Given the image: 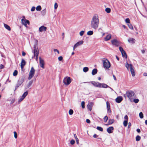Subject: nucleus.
<instances>
[{
  "label": "nucleus",
  "mask_w": 147,
  "mask_h": 147,
  "mask_svg": "<svg viewBox=\"0 0 147 147\" xmlns=\"http://www.w3.org/2000/svg\"><path fill=\"white\" fill-rule=\"evenodd\" d=\"M105 11L107 13H109L111 12V9L110 8H107L105 9Z\"/></svg>",
  "instance_id": "34"
},
{
  "label": "nucleus",
  "mask_w": 147,
  "mask_h": 147,
  "mask_svg": "<svg viewBox=\"0 0 147 147\" xmlns=\"http://www.w3.org/2000/svg\"><path fill=\"white\" fill-rule=\"evenodd\" d=\"M81 105L82 108L85 107V102L84 101H82L81 103Z\"/></svg>",
  "instance_id": "44"
},
{
  "label": "nucleus",
  "mask_w": 147,
  "mask_h": 147,
  "mask_svg": "<svg viewBox=\"0 0 147 147\" xmlns=\"http://www.w3.org/2000/svg\"><path fill=\"white\" fill-rule=\"evenodd\" d=\"M73 111L72 109H70L69 111V113L70 115H72L73 114Z\"/></svg>",
  "instance_id": "40"
},
{
  "label": "nucleus",
  "mask_w": 147,
  "mask_h": 147,
  "mask_svg": "<svg viewBox=\"0 0 147 147\" xmlns=\"http://www.w3.org/2000/svg\"><path fill=\"white\" fill-rule=\"evenodd\" d=\"M35 71V70L34 68V67H32L29 72V76L28 78V80H30L34 76V75Z\"/></svg>",
  "instance_id": "7"
},
{
  "label": "nucleus",
  "mask_w": 147,
  "mask_h": 147,
  "mask_svg": "<svg viewBox=\"0 0 147 147\" xmlns=\"http://www.w3.org/2000/svg\"><path fill=\"white\" fill-rule=\"evenodd\" d=\"M24 98L22 97V96L20 98L19 100H18V102H20L22 101L23 99Z\"/></svg>",
  "instance_id": "47"
},
{
  "label": "nucleus",
  "mask_w": 147,
  "mask_h": 147,
  "mask_svg": "<svg viewBox=\"0 0 147 147\" xmlns=\"http://www.w3.org/2000/svg\"><path fill=\"white\" fill-rule=\"evenodd\" d=\"M35 7H32V8L31 9V11H34L35 10Z\"/></svg>",
  "instance_id": "52"
},
{
  "label": "nucleus",
  "mask_w": 147,
  "mask_h": 147,
  "mask_svg": "<svg viewBox=\"0 0 147 147\" xmlns=\"http://www.w3.org/2000/svg\"><path fill=\"white\" fill-rule=\"evenodd\" d=\"M24 78L23 77H21L19 78L16 86L15 87V90H16L24 82Z\"/></svg>",
  "instance_id": "5"
},
{
  "label": "nucleus",
  "mask_w": 147,
  "mask_h": 147,
  "mask_svg": "<svg viewBox=\"0 0 147 147\" xmlns=\"http://www.w3.org/2000/svg\"><path fill=\"white\" fill-rule=\"evenodd\" d=\"M104 120L105 122H106L108 119V117L107 116H105L104 118Z\"/></svg>",
  "instance_id": "42"
},
{
  "label": "nucleus",
  "mask_w": 147,
  "mask_h": 147,
  "mask_svg": "<svg viewBox=\"0 0 147 147\" xmlns=\"http://www.w3.org/2000/svg\"><path fill=\"white\" fill-rule=\"evenodd\" d=\"M88 109H89V110L91 111L92 110V106H91V104H89L88 105Z\"/></svg>",
  "instance_id": "37"
},
{
  "label": "nucleus",
  "mask_w": 147,
  "mask_h": 147,
  "mask_svg": "<svg viewBox=\"0 0 147 147\" xmlns=\"http://www.w3.org/2000/svg\"><path fill=\"white\" fill-rule=\"evenodd\" d=\"M47 28L44 26H42L39 28V31L40 32L45 31L47 30Z\"/></svg>",
  "instance_id": "14"
},
{
  "label": "nucleus",
  "mask_w": 147,
  "mask_h": 147,
  "mask_svg": "<svg viewBox=\"0 0 147 147\" xmlns=\"http://www.w3.org/2000/svg\"><path fill=\"white\" fill-rule=\"evenodd\" d=\"M125 67L128 70H129V69H130V71L132 76H134L135 75V73L132 65L131 64H129L127 62L125 64Z\"/></svg>",
  "instance_id": "3"
},
{
  "label": "nucleus",
  "mask_w": 147,
  "mask_h": 147,
  "mask_svg": "<svg viewBox=\"0 0 147 147\" xmlns=\"http://www.w3.org/2000/svg\"><path fill=\"white\" fill-rule=\"evenodd\" d=\"M40 65L42 68H44V62L43 60L41 57H39Z\"/></svg>",
  "instance_id": "11"
},
{
  "label": "nucleus",
  "mask_w": 147,
  "mask_h": 147,
  "mask_svg": "<svg viewBox=\"0 0 147 147\" xmlns=\"http://www.w3.org/2000/svg\"><path fill=\"white\" fill-rule=\"evenodd\" d=\"M128 27L129 28H130L131 29L133 30V27L132 24H131L129 23L128 24H127Z\"/></svg>",
  "instance_id": "35"
},
{
  "label": "nucleus",
  "mask_w": 147,
  "mask_h": 147,
  "mask_svg": "<svg viewBox=\"0 0 147 147\" xmlns=\"http://www.w3.org/2000/svg\"><path fill=\"white\" fill-rule=\"evenodd\" d=\"M139 115L140 117V118L142 119L143 118V117H144L143 114L142 112H140L139 113Z\"/></svg>",
  "instance_id": "38"
},
{
  "label": "nucleus",
  "mask_w": 147,
  "mask_h": 147,
  "mask_svg": "<svg viewBox=\"0 0 147 147\" xmlns=\"http://www.w3.org/2000/svg\"><path fill=\"white\" fill-rule=\"evenodd\" d=\"M4 26L8 30L10 31L11 30V28L8 25L5 24H4Z\"/></svg>",
  "instance_id": "21"
},
{
  "label": "nucleus",
  "mask_w": 147,
  "mask_h": 147,
  "mask_svg": "<svg viewBox=\"0 0 147 147\" xmlns=\"http://www.w3.org/2000/svg\"><path fill=\"white\" fill-rule=\"evenodd\" d=\"M28 92L27 91L24 92L22 96V97L25 98L26 96L28 95Z\"/></svg>",
  "instance_id": "29"
},
{
  "label": "nucleus",
  "mask_w": 147,
  "mask_h": 147,
  "mask_svg": "<svg viewBox=\"0 0 147 147\" xmlns=\"http://www.w3.org/2000/svg\"><path fill=\"white\" fill-rule=\"evenodd\" d=\"M41 7L40 5L38 6L36 8L37 11H40L41 9Z\"/></svg>",
  "instance_id": "30"
},
{
  "label": "nucleus",
  "mask_w": 147,
  "mask_h": 147,
  "mask_svg": "<svg viewBox=\"0 0 147 147\" xmlns=\"http://www.w3.org/2000/svg\"><path fill=\"white\" fill-rule=\"evenodd\" d=\"M98 136L95 134H94L93 136V137L95 138H97Z\"/></svg>",
  "instance_id": "58"
},
{
  "label": "nucleus",
  "mask_w": 147,
  "mask_h": 147,
  "mask_svg": "<svg viewBox=\"0 0 147 147\" xmlns=\"http://www.w3.org/2000/svg\"><path fill=\"white\" fill-rule=\"evenodd\" d=\"M104 67L106 69H108L111 66V64L109 60L105 59L102 60Z\"/></svg>",
  "instance_id": "4"
},
{
  "label": "nucleus",
  "mask_w": 147,
  "mask_h": 147,
  "mask_svg": "<svg viewBox=\"0 0 147 147\" xmlns=\"http://www.w3.org/2000/svg\"><path fill=\"white\" fill-rule=\"evenodd\" d=\"M33 83V81L31 80L28 83V84L27 86V87L28 88H29L32 84Z\"/></svg>",
  "instance_id": "24"
},
{
  "label": "nucleus",
  "mask_w": 147,
  "mask_h": 147,
  "mask_svg": "<svg viewBox=\"0 0 147 147\" xmlns=\"http://www.w3.org/2000/svg\"><path fill=\"white\" fill-rule=\"evenodd\" d=\"M120 51L121 52V53L124 51L122 47H120L119 48Z\"/></svg>",
  "instance_id": "46"
},
{
  "label": "nucleus",
  "mask_w": 147,
  "mask_h": 147,
  "mask_svg": "<svg viewBox=\"0 0 147 147\" xmlns=\"http://www.w3.org/2000/svg\"><path fill=\"white\" fill-rule=\"evenodd\" d=\"M133 100L134 102L136 103H138L139 101V100L138 99H133Z\"/></svg>",
  "instance_id": "41"
},
{
  "label": "nucleus",
  "mask_w": 147,
  "mask_h": 147,
  "mask_svg": "<svg viewBox=\"0 0 147 147\" xmlns=\"http://www.w3.org/2000/svg\"><path fill=\"white\" fill-rule=\"evenodd\" d=\"M107 109V111L110 113L111 112V111L110 108V105L109 102L108 101L106 102Z\"/></svg>",
  "instance_id": "17"
},
{
  "label": "nucleus",
  "mask_w": 147,
  "mask_h": 147,
  "mask_svg": "<svg viewBox=\"0 0 147 147\" xmlns=\"http://www.w3.org/2000/svg\"><path fill=\"white\" fill-rule=\"evenodd\" d=\"M4 67V66L2 64H1L0 65V68L1 69H3Z\"/></svg>",
  "instance_id": "57"
},
{
  "label": "nucleus",
  "mask_w": 147,
  "mask_h": 147,
  "mask_svg": "<svg viewBox=\"0 0 147 147\" xmlns=\"http://www.w3.org/2000/svg\"><path fill=\"white\" fill-rule=\"evenodd\" d=\"M141 139V137L139 136L138 135L136 136V141H139Z\"/></svg>",
  "instance_id": "33"
},
{
  "label": "nucleus",
  "mask_w": 147,
  "mask_h": 147,
  "mask_svg": "<svg viewBox=\"0 0 147 147\" xmlns=\"http://www.w3.org/2000/svg\"><path fill=\"white\" fill-rule=\"evenodd\" d=\"M26 24H27L28 25H29L30 24V22L28 20H26Z\"/></svg>",
  "instance_id": "59"
},
{
  "label": "nucleus",
  "mask_w": 147,
  "mask_h": 147,
  "mask_svg": "<svg viewBox=\"0 0 147 147\" xmlns=\"http://www.w3.org/2000/svg\"><path fill=\"white\" fill-rule=\"evenodd\" d=\"M99 23V20L98 15L97 14L94 15L91 21V27L96 30L98 27Z\"/></svg>",
  "instance_id": "1"
},
{
  "label": "nucleus",
  "mask_w": 147,
  "mask_h": 147,
  "mask_svg": "<svg viewBox=\"0 0 147 147\" xmlns=\"http://www.w3.org/2000/svg\"><path fill=\"white\" fill-rule=\"evenodd\" d=\"M86 122L88 123H90V120L88 119H86Z\"/></svg>",
  "instance_id": "55"
},
{
  "label": "nucleus",
  "mask_w": 147,
  "mask_h": 147,
  "mask_svg": "<svg viewBox=\"0 0 147 147\" xmlns=\"http://www.w3.org/2000/svg\"><path fill=\"white\" fill-rule=\"evenodd\" d=\"M96 129L98 130L101 131H103V129L101 127L99 126H97L96 127Z\"/></svg>",
  "instance_id": "28"
},
{
  "label": "nucleus",
  "mask_w": 147,
  "mask_h": 147,
  "mask_svg": "<svg viewBox=\"0 0 147 147\" xmlns=\"http://www.w3.org/2000/svg\"><path fill=\"white\" fill-rule=\"evenodd\" d=\"M71 82V78L70 77H66L63 80V83L66 86L69 84Z\"/></svg>",
  "instance_id": "6"
},
{
  "label": "nucleus",
  "mask_w": 147,
  "mask_h": 147,
  "mask_svg": "<svg viewBox=\"0 0 147 147\" xmlns=\"http://www.w3.org/2000/svg\"><path fill=\"white\" fill-rule=\"evenodd\" d=\"M75 139H76V140L77 144H79V140H78V138H77Z\"/></svg>",
  "instance_id": "56"
},
{
  "label": "nucleus",
  "mask_w": 147,
  "mask_h": 147,
  "mask_svg": "<svg viewBox=\"0 0 147 147\" xmlns=\"http://www.w3.org/2000/svg\"><path fill=\"white\" fill-rule=\"evenodd\" d=\"M26 20L25 19H22L21 20L22 23V24L24 25V24L26 23Z\"/></svg>",
  "instance_id": "39"
},
{
  "label": "nucleus",
  "mask_w": 147,
  "mask_h": 147,
  "mask_svg": "<svg viewBox=\"0 0 147 147\" xmlns=\"http://www.w3.org/2000/svg\"><path fill=\"white\" fill-rule=\"evenodd\" d=\"M113 129L114 128L113 127H110L107 129V131L110 134L112 133V131Z\"/></svg>",
  "instance_id": "15"
},
{
  "label": "nucleus",
  "mask_w": 147,
  "mask_h": 147,
  "mask_svg": "<svg viewBox=\"0 0 147 147\" xmlns=\"http://www.w3.org/2000/svg\"><path fill=\"white\" fill-rule=\"evenodd\" d=\"M111 35L110 34H108L105 38V41H107L109 40L111 38Z\"/></svg>",
  "instance_id": "18"
},
{
  "label": "nucleus",
  "mask_w": 147,
  "mask_h": 147,
  "mask_svg": "<svg viewBox=\"0 0 147 147\" xmlns=\"http://www.w3.org/2000/svg\"><path fill=\"white\" fill-rule=\"evenodd\" d=\"M136 131L138 133H140L141 132L140 130L139 129H137L136 130Z\"/></svg>",
  "instance_id": "60"
},
{
  "label": "nucleus",
  "mask_w": 147,
  "mask_h": 147,
  "mask_svg": "<svg viewBox=\"0 0 147 147\" xmlns=\"http://www.w3.org/2000/svg\"><path fill=\"white\" fill-rule=\"evenodd\" d=\"M88 68L87 67H85L83 69V71L85 72L88 71Z\"/></svg>",
  "instance_id": "27"
},
{
  "label": "nucleus",
  "mask_w": 147,
  "mask_h": 147,
  "mask_svg": "<svg viewBox=\"0 0 147 147\" xmlns=\"http://www.w3.org/2000/svg\"><path fill=\"white\" fill-rule=\"evenodd\" d=\"M124 118L125 119V120H127L128 121V117L127 115H125L124 117Z\"/></svg>",
  "instance_id": "53"
},
{
  "label": "nucleus",
  "mask_w": 147,
  "mask_h": 147,
  "mask_svg": "<svg viewBox=\"0 0 147 147\" xmlns=\"http://www.w3.org/2000/svg\"><path fill=\"white\" fill-rule=\"evenodd\" d=\"M83 41L82 40H81L79 42H78L73 47V50H74L78 46L82 45L83 43Z\"/></svg>",
  "instance_id": "10"
},
{
  "label": "nucleus",
  "mask_w": 147,
  "mask_h": 147,
  "mask_svg": "<svg viewBox=\"0 0 147 147\" xmlns=\"http://www.w3.org/2000/svg\"><path fill=\"white\" fill-rule=\"evenodd\" d=\"M34 49L33 53H34V56H36V59L37 61L38 59V56L39 54L38 50L37 47L34 45Z\"/></svg>",
  "instance_id": "8"
},
{
  "label": "nucleus",
  "mask_w": 147,
  "mask_h": 147,
  "mask_svg": "<svg viewBox=\"0 0 147 147\" xmlns=\"http://www.w3.org/2000/svg\"><path fill=\"white\" fill-rule=\"evenodd\" d=\"M114 121V120L113 119H110L108 121V124L109 125H111L113 123Z\"/></svg>",
  "instance_id": "22"
},
{
  "label": "nucleus",
  "mask_w": 147,
  "mask_h": 147,
  "mask_svg": "<svg viewBox=\"0 0 147 147\" xmlns=\"http://www.w3.org/2000/svg\"><path fill=\"white\" fill-rule=\"evenodd\" d=\"M141 52L142 53L144 54L145 53V51L144 50H141Z\"/></svg>",
  "instance_id": "64"
},
{
  "label": "nucleus",
  "mask_w": 147,
  "mask_h": 147,
  "mask_svg": "<svg viewBox=\"0 0 147 147\" xmlns=\"http://www.w3.org/2000/svg\"><path fill=\"white\" fill-rule=\"evenodd\" d=\"M26 64V61H25V60L23 59H22V61H21V64H23V65H25Z\"/></svg>",
  "instance_id": "31"
},
{
  "label": "nucleus",
  "mask_w": 147,
  "mask_h": 147,
  "mask_svg": "<svg viewBox=\"0 0 147 147\" xmlns=\"http://www.w3.org/2000/svg\"><path fill=\"white\" fill-rule=\"evenodd\" d=\"M46 9H45L41 11V14L43 16H45L46 13Z\"/></svg>",
  "instance_id": "25"
},
{
  "label": "nucleus",
  "mask_w": 147,
  "mask_h": 147,
  "mask_svg": "<svg viewBox=\"0 0 147 147\" xmlns=\"http://www.w3.org/2000/svg\"><path fill=\"white\" fill-rule=\"evenodd\" d=\"M124 96L125 98L127 97L131 101H132L133 99L136 98V96L134 91L129 90L126 92L125 94H124Z\"/></svg>",
  "instance_id": "2"
},
{
  "label": "nucleus",
  "mask_w": 147,
  "mask_h": 147,
  "mask_svg": "<svg viewBox=\"0 0 147 147\" xmlns=\"http://www.w3.org/2000/svg\"><path fill=\"white\" fill-rule=\"evenodd\" d=\"M58 7V5L57 3H55L54 5V8L55 9H56Z\"/></svg>",
  "instance_id": "49"
},
{
  "label": "nucleus",
  "mask_w": 147,
  "mask_h": 147,
  "mask_svg": "<svg viewBox=\"0 0 147 147\" xmlns=\"http://www.w3.org/2000/svg\"><path fill=\"white\" fill-rule=\"evenodd\" d=\"M109 88L112 90L113 89L111 87H110L109 86L107 85V84H104V83H101V88Z\"/></svg>",
  "instance_id": "19"
},
{
  "label": "nucleus",
  "mask_w": 147,
  "mask_h": 147,
  "mask_svg": "<svg viewBox=\"0 0 147 147\" xmlns=\"http://www.w3.org/2000/svg\"><path fill=\"white\" fill-rule=\"evenodd\" d=\"M135 39L133 38H129L128 39V42L132 44L135 43Z\"/></svg>",
  "instance_id": "16"
},
{
  "label": "nucleus",
  "mask_w": 147,
  "mask_h": 147,
  "mask_svg": "<svg viewBox=\"0 0 147 147\" xmlns=\"http://www.w3.org/2000/svg\"><path fill=\"white\" fill-rule=\"evenodd\" d=\"M18 71L17 70H15L13 73V75L14 76H16L18 74Z\"/></svg>",
  "instance_id": "36"
},
{
  "label": "nucleus",
  "mask_w": 147,
  "mask_h": 147,
  "mask_svg": "<svg viewBox=\"0 0 147 147\" xmlns=\"http://www.w3.org/2000/svg\"><path fill=\"white\" fill-rule=\"evenodd\" d=\"M26 54V53L25 52H24V51L22 52V55L23 56H25Z\"/></svg>",
  "instance_id": "62"
},
{
  "label": "nucleus",
  "mask_w": 147,
  "mask_h": 147,
  "mask_svg": "<svg viewBox=\"0 0 147 147\" xmlns=\"http://www.w3.org/2000/svg\"><path fill=\"white\" fill-rule=\"evenodd\" d=\"M91 83L94 86L98 88H101V83L99 82L95 81H92L91 82Z\"/></svg>",
  "instance_id": "9"
},
{
  "label": "nucleus",
  "mask_w": 147,
  "mask_h": 147,
  "mask_svg": "<svg viewBox=\"0 0 147 147\" xmlns=\"http://www.w3.org/2000/svg\"><path fill=\"white\" fill-rule=\"evenodd\" d=\"M14 137L16 139L17 137V134L16 131H14Z\"/></svg>",
  "instance_id": "48"
},
{
  "label": "nucleus",
  "mask_w": 147,
  "mask_h": 147,
  "mask_svg": "<svg viewBox=\"0 0 147 147\" xmlns=\"http://www.w3.org/2000/svg\"><path fill=\"white\" fill-rule=\"evenodd\" d=\"M53 51L54 52H57L58 54H59V51L56 49H54Z\"/></svg>",
  "instance_id": "54"
},
{
  "label": "nucleus",
  "mask_w": 147,
  "mask_h": 147,
  "mask_svg": "<svg viewBox=\"0 0 147 147\" xmlns=\"http://www.w3.org/2000/svg\"><path fill=\"white\" fill-rule=\"evenodd\" d=\"M75 141L73 139H72V140H71L70 142V143L71 144V145L74 144H75Z\"/></svg>",
  "instance_id": "45"
},
{
  "label": "nucleus",
  "mask_w": 147,
  "mask_h": 147,
  "mask_svg": "<svg viewBox=\"0 0 147 147\" xmlns=\"http://www.w3.org/2000/svg\"><path fill=\"white\" fill-rule=\"evenodd\" d=\"M63 58L62 56L59 57L58 58V60L59 61H61L63 60Z\"/></svg>",
  "instance_id": "51"
},
{
  "label": "nucleus",
  "mask_w": 147,
  "mask_h": 147,
  "mask_svg": "<svg viewBox=\"0 0 147 147\" xmlns=\"http://www.w3.org/2000/svg\"><path fill=\"white\" fill-rule=\"evenodd\" d=\"M84 31H82L80 32V34L81 36H82L84 33Z\"/></svg>",
  "instance_id": "50"
},
{
  "label": "nucleus",
  "mask_w": 147,
  "mask_h": 147,
  "mask_svg": "<svg viewBox=\"0 0 147 147\" xmlns=\"http://www.w3.org/2000/svg\"><path fill=\"white\" fill-rule=\"evenodd\" d=\"M112 44L115 46L117 47L119 45V42L116 39H114L111 40Z\"/></svg>",
  "instance_id": "12"
},
{
  "label": "nucleus",
  "mask_w": 147,
  "mask_h": 147,
  "mask_svg": "<svg viewBox=\"0 0 147 147\" xmlns=\"http://www.w3.org/2000/svg\"><path fill=\"white\" fill-rule=\"evenodd\" d=\"M123 98L121 96H118L115 99L116 102L117 103H119L121 102Z\"/></svg>",
  "instance_id": "13"
},
{
  "label": "nucleus",
  "mask_w": 147,
  "mask_h": 147,
  "mask_svg": "<svg viewBox=\"0 0 147 147\" xmlns=\"http://www.w3.org/2000/svg\"><path fill=\"white\" fill-rule=\"evenodd\" d=\"M128 123V121L127 120H125L123 122L124 126L125 127H126Z\"/></svg>",
  "instance_id": "32"
},
{
  "label": "nucleus",
  "mask_w": 147,
  "mask_h": 147,
  "mask_svg": "<svg viewBox=\"0 0 147 147\" xmlns=\"http://www.w3.org/2000/svg\"><path fill=\"white\" fill-rule=\"evenodd\" d=\"M97 71L98 70L96 69H94L92 70V74L93 75H95L97 74Z\"/></svg>",
  "instance_id": "20"
},
{
  "label": "nucleus",
  "mask_w": 147,
  "mask_h": 147,
  "mask_svg": "<svg viewBox=\"0 0 147 147\" xmlns=\"http://www.w3.org/2000/svg\"><path fill=\"white\" fill-rule=\"evenodd\" d=\"M125 21L126 23H128L129 24L130 23V20L129 18H126L125 20Z\"/></svg>",
  "instance_id": "43"
},
{
  "label": "nucleus",
  "mask_w": 147,
  "mask_h": 147,
  "mask_svg": "<svg viewBox=\"0 0 147 147\" xmlns=\"http://www.w3.org/2000/svg\"><path fill=\"white\" fill-rule=\"evenodd\" d=\"M113 77L114 79L115 80H116L117 79L115 76L114 75H113Z\"/></svg>",
  "instance_id": "63"
},
{
  "label": "nucleus",
  "mask_w": 147,
  "mask_h": 147,
  "mask_svg": "<svg viewBox=\"0 0 147 147\" xmlns=\"http://www.w3.org/2000/svg\"><path fill=\"white\" fill-rule=\"evenodd\" d=\"M93 34V32L92 31H89L87 33V34L88 35L91 36Z\"/></svg>",
  "instance_id": "26"
},
{
  "label": "nucleus",
  "mask_w": 147,
  "mask_h": 147,
  "mask_svg": "<svg viewBox=\"0 0 147 147\" xmlns=\"http://www.w3.org/2000/svg\"><path fill=\"white\" fill-rule=\"evenodd\" d=\"M131 125V123L129 122L128 123V128H129L130 127Z\"/></svg>",
  "instance_id": "61"
},
{
  "label": "nucleus",
  "mask_w": 147,
  "mask_h": 147,
  "mask_svg": "<svg viewBox=\"0 0 147 147\" xmlns=\"http://www.w3.org/2000/svg\"><path fill=\"white\" fill-rule=\"evenodd\" d=\"M121 53L122 55V56L123 57H125L126 58H127V56L126 53L124 51H123V52H122Z\"/></svg>",
  "instance_id": "23"
}]
</instances>
